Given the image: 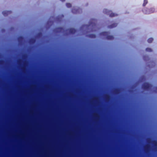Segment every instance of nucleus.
Returning a JSON list of instances; mask_svg holds the SVG:
<instances>
[{
  "label": "nucleus",
  "mask_w": 157,
  "mask_h": 157,
  "mask_svg": "<svg viewBox=\"0 0 157 157\" xmlns=\"http://www.w3.org/2000/svg\"><path fill=\"white\" fill-rule=\"evenodd\" d=\"M151 143L152 144L153 147H155V149H156L157 147V141L156 140H153L152 141Z\"/></svg>",
  "instance_id": "obj_8"
},
{
  "label": "nucleus",
  "mask_w": 157,
  "mask_h": 157,
  "mask_svg": "<svg viewBox=\"0 0 157 157\" xmlns=\"http://www.w3.org/2000/svg\"><path fill=\"white\" fill-rule=\"evenodd\" d=\"M70 34H74L76 32V30L74 28H70L68 29Z\"/></svg>",
  "instance_id": "obj_7"
},
{
  "label": "nucleus",
  "mask_w": 157,
  "mask_h": 157,
  "mask_svg": "<svg viewBox=\"0 0 157 157\" xmlns=\"http://www.w3.org/2000/svg\"><path fill=\"white\" fill-rule=\"evenodd\" d=\"M146 51L147 52H151L152 50L151 48H147L146 49Z\"/></svg>",
  "instance_id": "obj_19"
},
{
  "label": "nucleus",
  "mask_w": 157,
  "mask_h": 157,
  "mask_svg": "<svg viewBox=\"0 0 157 157\" xmlns=\"http://www.w3.org/2000/svg\"><path fill=\"white\" fill-rule=\"evenodd\" d=\"M120 92V90L119 89H116L115 90V93L116 94H118Z\"/></svg>",
  "instance_id": "obj_18"
},
{
  "label": "nucleus",
  "mask_w": 157,
  "mask_h": 157,
  "mask_svg": "<svg viewBox=\"0 0 157 157\" xmlns=\"http://www.w3.org/2000/svg\"><path fill=\"white\" fill-rule=\"evenodd\" d=\"M64 31V29L62 27L57 28L56 29H54V31L59 33L63 32Z\"/></svg>",
  "instance_id": "obj_5"
},
{
  "label": "nucleus",
  "mask_w": 157,
  "mask_h": 157,
  "mask_svg": "<svg viewBox=\"0 0 157 157\" xmlns=\"http://www.w3.org/2000/svg\"><path fill=\"white\" fill-rule=\"evenodd\" d=\"M88 36L90 38H94L96 37V35L94 34H90Z\"/></svg>",
  "instance_id": "obj_14"
},
{
  "label": "nucleus",
  "mask_w": 157,
  "mask_h": 157,
  "mask_svg": "<svg viewBox=\"0 0 157 157\" xmlns=\"http://www.w3.org/2000/svg\"><path fill=\"white\" fill-rule=\"evenodd\" d=\"M110 97L109 95H106L105 96V99L106 100H109L110 99Z\"/></svg>",
  "instance_id": "obj_20"
},
{
  "label": "nucleus",
  "mask_w": 157,
  "mask_h": 157,
  "mask_svg": "<svg viewBox=\"0 0 157 157\" xmlns=\"http://www.w3.org/2000/svg\"><path fill=\"white\" fill-rule=\"evenodd\" d=\"M66 6L68 8H70L71 7V4L70 3H66Z\"/></svg>",
  "instance_id": "obj_17"
},
{
  "label": "nucleus",
  "mask_w": 157,
  "mask_h": 157,
  "mask_svg": "<svg viewBox=\"0 0 157 157\" xmlns=\"http://www.w3.org/2000/svg\"><path fill=\"white\" fill-rule=\"evenodd\" d=\"M155 89L156 90V92H157V86L155 87Z\"/></svg>",
  "instance_id": "obj_25"
},
{
  "label": "nucleus",
  "mask_w": 157,
  "mask_h": 157,
  "mask_svg": "<svg viewBox=\"0 0 157 157\" xmlns=\"http://www.w3.org/2000/svg\"><path fill=\"white\" fill-rule=\"evenodd\" d=\"M109 33L108 32H103L100 33V36L106 38L108 40H112L113 39L114 37L113 36L109 35Z\"/></svg>",
  "instance_id": "obj_1"
},
{
  "label": "nucleus",
  "mask_w": 157,
  "mask_h": 157,
  "mask_svg": "<svg viewBox=\"0 0 157 157\" xmlns=\"http://www.w3.org/2000/svg\"><path fill=\"white\" fill-rule=\"evenodd\" d=\"M36 42V39L34 38H31L29 41V42L31 44H33Z\"/></svg>",
  "instance_id": "obj_10"
},
{
  "label": "nucleus",
  "mask_w": 157,
  "mask_h": 157,
  "mask_svg": "<svg viewBox=\"0 0 157 157\" xmlns=\"http://www.w3.org/2000/svg\"><path fill=\"white\" fill-rule=\"evenodd\" d=\"M4 62V61L2 60H0V64H2Z\"/></svg>",
  "instance_id": "obj_23"
},
{
  "label": "nucleus",
  "mask_w": 157,
  "mask_h": 157,
  "mask_svg": "<svg viewBox=\"0 0 157 157\" xmlns=\"http://www.w3.org/2000/svg\"><path fill=\"white\" fill-rule=\"evenodd\" d=\"M104 11H105V13L107 14H109V17H114L117 15V14H115L114 13H110L111 11H108L107 9L105 10H104Z\"/></svg>",
  "instance_id": "obj_4"
},
{
  "label": "nucleus",
  "mask_w": 157,
  "mask_h": 157,
  "mask_svg": "<svg viewBox=\"0 0 157 157\" xmlns=\"http://www.w3.org/2000/svg\"><path fill=\"white\" fill-rule=\"evenodd\" d=\"M78 9H75V8H73L72 9V12L74 13H77L78 12Z\"/></svg>",
  "instance_id": "obj_13"
},
{
  "label": "nucleus",
  "mask_w": 157,
  "mask_h": 157,
  "mask_svg": "<svg viewBox=\"0 0 157 157\" xmlns=\"http://www.w3.org/2000/svg\"><path fill=\"white\" fill-rule=\"evenodd\" d=\"M151 148V146L149 144H147L145 147V150L146 151H149Z\"/></svg>",
  "instance_id": "obj_11"
},
{
  "label": "nucleus",
  "mask_w": 157,
  "mask_h": 157,
  "mask_svg": "<svg viewBox=\"0 0 157 157\" xmlns=\"http://www.w3.org/2000/svg\"><path fill=\"white\" fill-rule=\"evenodd\" d=\"M23 40V37L22 36H19L18 38V40L19 42L21 43Z\"/></svg>",
  "instance_id": "obj_12"
},
{
  "label": "nucleus",
  "mask_w": 157,
  "mask_h": 157,
  "mask_svg": "<svg viewBox=\"0 0 157 157\" xmlns=\"http://www.w3.org/2000/svg\"><path fill=\"white\" fill-rule=\"evenodd\" d=\"M148 1L147 0H144V3L143 4V6H145L146 5Z\"/></svg>",
  "instance_id": "obj_15"
},
{
  "label": "nucleus",
  "mask_w": 157,
  "mask_h": 157,
  "mask_svg": "<svg viewBox=\"0 0 157 157\" xmlns=\"http://www.w3.org/2000/svg\"><path fill=\"white\" fill-rule=\"evenodd\" d=\"M142 11L145 14H149L153 13L155 11V9L153 8L149 9L144 8Z\"/></svg>",
  "instance_id": "obj_2"
},
{
  "label": "nucleus",
  "mask_w": 157,
  "mask_h": 157,
  "mask_svg": "<svg viewBox=\"0 0 157 157\" xmlns=\"http://www.w3.org/2000/svg\"><path fill=\"white\" fill-rule=\"evenodd\" d=\"M11 11H4L2 12V13L4 16H6L9 14L11 13Z\"/></svg>",
  "instance_id": "obj_6"
},
{
  "label": "nucleus",
  "mask_w": 157,
  "mask_h": 157,
  "mask_svg": "<svg viewBox=\"0 0 157 157\" xmlns=\"http://www.w3.org/2000/svg\"><path fill=\"white\" fill-rule=\"evenodd\" d=\"M117 25V23H114L112 25L108 26V27L109 28H112L116 27Z\"/></svg>",
  "instance_id": "obj_9"
},
{
  "label": "nucleus",
  "mask_w": 157,
  "mask_h": 157,
  "mask_svg": "<svg viewBox=\"0 0 157 157\" xmlns=\"http://www.w3.org/2000/svg\"><path fill=\"white\" fill-rule=\"evenodd\" d=\"M42 36V33H41L40 32L38 33L37 36L39 37H40Z\"/></svg>",
  "instance_id": "obj_21"
},
{
  "label": "nucleus",
  "mask_w": 157,
  "mask_h": 157,
  "mask_svg": "<svg viewBox=\"0 0 157 157\" xmlns=\"http://www.w3.org/2000/svg\"><path fill=\"white\" fill-rule=\"evenodd\" d=\"M152 87L151 84L147 83H144L142 85V88L145 90H148L151 89Z\"/></svg>",
  "instance_id": "obj_3"
},
{
  "label": "nucleus",
  "mask_w": 157,
  "mask_h": 157,
  "mask_svg": "<svg viewBox=\"0 0 157 157\" xmlns=\"http://www.w3.org/2000/svg\"><path fill=\"white\" fill-rule=\"evenodd\" d=\"M151 139L150 138H149L147 140V142L148 143H150L151 142Z\"/></svg>",
  "instance_id": "obj_22"
},
{
  "label": "nucleus",
  "mask_w": 157,
  "mask_h": 157,
  "mask_svg": "<svg viewBox=\"0 0 157 157\" xmlns=\"http://www.w3.org/2000/svg\"><path fill=\"white\" fill-rule=\"evenodd\" d=\"M64 17V15H61V19L62 18H63Z\"/></svg>",
  "instance_id": "obj_24"
},
{
  "label": "nucleus",
  "mask_w": 157,
  "mask_h": 157,
  "mask_svg": "<svg viewBox=\"0 0 157 157\" xmlns=\"http://www.w3.org/2000/svg\"><path fill=\"white\" fill-rule=\"evenodd\" d=\"M153 39L152 38H150L147 40V41L149 43H151L153 41Z\"/></svg>",
  "instance_id": "obj_16"
},
{
  "label": "nucleus",
  "mask_w": 157,
  "mask_h": 157,
  "mask_svg": "<svg viewBox=\"0 0 157 157\" xmlns=\"http://www.w3.org/2000/svg\"><path fill=\"white\" fill-rule=\"evenodd\" d=\"M60 0L62 2H64V1H65V0Z\"/></svg>",
  "instance_id": "obj_26"
}]
</instances>
